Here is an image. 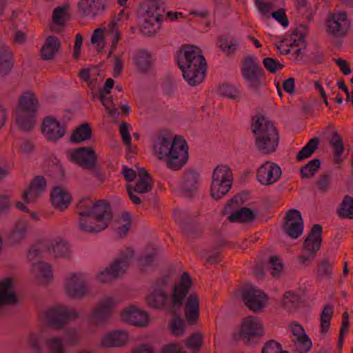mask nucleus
Segmentation results:
<instances>
[{"instance_id": "nucleus-43", "label": "nucleus", "mask_w": 353, "mask_h": 353, "mask_svg": "<svg viewBox=\"0 0 353 353\" xmlns=\"http://www.w3.org/2000/svg\"><path fill=\"white\" fill-rule=\"evenodd\" d=\"M238 46V41L234 38L222 36L219 39V47L227 54H234Z\"/></svg>"}, {"instance_id": "nucleus-54", "label": "nucleus", "mask_w": 353, "mask_h": 353, "mask_svg": "<svg viewBox=\"0 0 353 353\" xmlns=\"http://www.w3.org/2000/svg\"><path fill=\"white\" fill-rule=\"evenodd\" d=\"M269 265L272 276L274 278L280 277L283 269L281 260L277 256H272L270 258Z\"/></svg>"}, {"instance_id": "nucleus-60", "label": "nucleus", "mask_w": 353, "mask_h": 353, "mask_svg": "<svg viewBox=\"0 0 353 353\" xmlns=\"http://www.w3.org/2000/svg\"><path fill=\"white\" fill-rule=\"evenodd\" d=\"M220 95L231 99H235L238 96V90L232 85H223L219 88Z\"/></svg>"}, {"instance_id": "nucleus-6", "label": "nucleus", "mask_w": 353, "mask_h": 353, "mask_svg": "<svg viewBox=\"0 0 353 353\" xmlns=\"http://www.w3.org/2000/svg\"><path fill=\"white\" fill-rule=\"evenodd\" d=\"M90 219L81 221L82 231L86 233H98L105 230L111 222L113 215L110 203L105 200L94 202Z\"/></svg>"}, {"instance_id": "nucleus-25", "label": "nucleus", "mask_w": 353, "mask_h": 353, "mask_svg": "<svg viewBox=\"0 0 353 353\" xmlns=\"http://www.w3.org/2000/svg\"><path fill=\"white\" fill-rule=\"evenodd\" d=\"M46 181L43 176H37L31 181L28 190L23 192V199L27 203L32 202L46 190Z\"/></svg>"}, {"instance_id": "nucleus-4", "label": "nucleus", "mask_w": 353, "mask_h": 353, "mask_svg": "<svg viewBox=\"0 0 353 353\" xmlns=\"http://www.w3.org/2000/svg\"><path fill=\"white\" fill-rule=\"evenodd\" d=\"M192 285V278L187 272H183L178 283H175L172 289L171 294H163L151 291L145 297L148 305L154 309L163 308L168 298H170L172 307L180 309L184 303L190 289Z\"/></svg>"}, {"instance_id": "nucleus-28", "label": "nucleus", "mask_w": 353, "mask_h": 353, "mask_svg": "<svg viewBox=\"0 0 353 353\" xmlns=\"http://www.w3.org/2000/svg\"><path fill=\"white\" fill-rule=\"evenodd\" d=\"M128 340V334L123 330H116L107 334L101 339V344L106 347H119L125 345Z\"/></svg>"}, {"instance_id": "nucleus-42", "label": "nucleus", "mask_w": 353, "mask_h": 353, "mask_svg": "<svg viewBox=\"0 0 353 353\" xmlns=\"http://www.w3.org/2000/svg\"><path fill=\"white\" fill-rule=\"evenodd\" d=\"M333 263L328 259H323L317 263L316 275L320 280L330 279L332 275Z\"/></svg>"}, {"instance_id": "nucleus-23", "label": "nucleus", "mask_w": 353, "mask_h": 353, "mask_svg": "<svg viewBox=\"0 0 353 353\" xmlns=\"http://www.w3.org/2000/svg\"><path fill=\"white\" fill-rule=\"evenodd\" d=\"M106 8L105 0H81L78 3V9L84 17L94 18Z\"/></svg>"}, {"instance_id": "nucleus-10", "label": "nucleus", "mask_w": 353, "mask_h": 353, "mask_svg": "<svg viewBox=\"0 0 353 353\" xmlns=\"http://www.w3.org/2000/svg\"><path fill=\"white\" fill-rule=\"evenodd\" d=\"M264 334L263 325L257 317L248 316L241 323L239 336L247 345H252Z\"/></svg>"}, {"instance_id": "nucleus-13", "label": "nucleus", "mask_w": 353, "mask_h": 353, "mask_svg": "<svg viewBox=\"0 0 353 353\" xmlns=\"http://www.w3.org/2000/svg\"><path fill=\"white\" fill-rule=\"evenodd\" d=\"M241 296L245 305L254 312H259L265 305L268 299L263 291L254 287L242 288Z\"/></svg>"}, {"instance_id": "nucleus-45", "label": "nucleus", "mask_w": 353, "mask_h": 353, "mask_svg": "<svg viewBox=\"0 0 353 353\" xmlns=\"http://www.w3.org/2000/svg\"><path fill=\"white\" fill-rule=\"evenodd\" d=\"M321 166V161L319 159H314L310 161L307 164L303 166L300 170V174L302 178H311L314 176Z\"/></svg>"}, {"instance_id": "nucleus-26", "label": "nucleus", "mask_w": 353, "mask_h": 353, "mask_svg": "<svg viewBox=\"0 0 353 353\" xmlns=\"http://www.w3.org/2000/svg\"><path fill=\"white\" fill-rule=\"evenodd\" d=\"M50 197L52 205L60 211L65 210L72 201L70 193L59 186L53 188Z\"/></svg>"}, {"instance_id": "nucleus-55", "label": "nucleus", "mask_w": 353, "mask_h": 353, "mask_svg": "<svg viewBox=\"0 0 353 353\" xmlns=\"http://www.w3.org/2000/svg\"><path fill=\"white\" fill-rule=\"evenodd\" d=\"M261 353H289L286 350H283L281 345L274 341L269 340L266 341L261 349Z\"/></svg>"}, {"instance_id": "nucleus-57", "label": "nucleus", "mask_w": 353, "mask_h": 353, "mask_svg": "<svg viewBox=\"0 0 353 353\" xmlns=\"http://www.w3.org/2000/svg\"><path fill=\"white\" fill-rule=\"evenodd\" d=\"M108 94L99 93V99L101 100L103 105L105 107L110 117H114L117 114H118V110L115 107L111 97L107 98Z\"/></svg>"}, {"instance_id": "nucleus-44", "label": "nucleus", "mask_w": 353, "mask_h": 353, "mask_svg": "<svg viewBox=\"0 0 353 353\" xmlns=\"http://www.w3.org/2000/svg\"><path fill=\"white\" fill-rule=\"evenodd\" d=\"M32 270L42 278L44 282H48L52 277L51 266L49 263L38 261L32 265Z\"/></svg>"}, {"instance_id": "nucleus-40", "label": "nucleus", "mask_w": 353, "mask_h": 353, "mask_svg": "<svg viewBox=\"0 0 353 353\" xmlns=\"http://www.w3.org/2000/svg\"><path fill=\"white\" fill-rule=\"evenodd\" d=\"M28 228V225L26 221H18L10 234V241L14 244L20 243L23 239H24Z\"/></svg>"}, {"instance_id": "nucleus-32", "label": "nucleus", "mask_w": 353, "mask_h": 353, "mask_svg": "<svg viewBox=\"0 0 353 353\" xmlns=\"http://www.w3.org/2000/svg\"><path fill=\"white\" fill-rule=\"evenodd\" d=\"M92 128L88 123H83L76 127L70 137L72 143H79L88 141L92 137Z\"/></svg>"}, {"instance_id": "nucleus-64", "label": "nucleus", "mask_w": 353, "mask_h": 353, "mask_svg": "<svg viewBox=\"0 0 353 353\" xmlns=\"http://www.w3.org/2000/svg\"><path fill=\"white\" fill-rule=\"evenodd\" d=\"M271 16L279 21L283 26L286 27L289 24L285 11L283 8H280L277 11L273 12Z\"/></svg>"}, {"instance_id": "nucleus-46", "label": "nucleus", "mask_w": 353, "mask_h": 353, "mask_svg": "<svg viewBox=\"0 0 353 353\" xmlns=\"http://www.w3.org/2000/svg\"><path fill=\"white\" fill-rule=\"evenodd\" d=\"M116 232L120 238L124 237L131 227V219L128 213H123L119 220L117 221Z\"/></svg>"}, {"instance_id": "nucleus-35", "label": "nucleus", "mask_w": 353, "mask_h": 353, "mask_svg": "<svg viewBox=\"0 0 353 353\" xmlns=\"http://www.w3.org/2000/svg\"><path fill=\"white\" fill-rule=\"evenodd\" d=\"M69 6L63 5L57 7L52 12V19L54 24L63 27L66 22L70 20V14L68 12Z\"/></svg>"}, {"instance_id": "nucleus-20", "label": "nucleus", "mask_w": 353, "mask_h": 353, "mask_svg": "<svg viewBox=\"0 0 353 353\" xmlns=\"http://www.w3.org/2000/svg\"><path fill=\"white\" fill-rule=\"evenodd\" d=\"M292 342L294 350L297 353H307L312 347V341L306 334L303 327L296 324L292 327Z\"/></svg>"}, {"instance_id": "nucleus-41", "label": "nucleus", "mask_w": 353, "mask_h": 353, "mask_svg": "<svg viewBox=\"0 0 353 353\" xmlns=\"http://www.w3.org/2000/svg\"><path fill=\"white\" fill-rule=\"evenodd\" d=\"M319 143L320 139L318 137L310 139L297 154V161H301L312 156L314 151L317 150Z\"/></svg>"}, {"instance_id": "nucleus-3", "label": "nucleus", "mask_w": 353, "mask_h": 353, "mask_svg": "<svg viewBox=\"0 0 353 353\" xmlns=\"http://www.w3.org/2000/svg\"><path fill=\"white\" fill-rule=\"evenodd\" d=\"M252 133L256 136L255 145L263 154L276 151L279 143V134L273 123L263 115H256L251 121Z\"/></svg>"}, {"instance_id": "nucleus-48", "label": "nucleus", "mask_w": 353, "mask_h": 353, "mask_svg": "<svg viewBox=\"0 0 353 353\" xmlns=\"http://www.w3.org/2000/svg\"><path fill=\"white\" fill-rule=\"evenodd\" d=\"M171 279L169 275H163L157 279L152 283V290L163 294H168V289L170 286Z\"/></svg>"}, {"instance_id": "nucleus-47", "label": "nucleus", "mask_w": 353, "mask_h": 353, "mask_svg": "<svg viewBox=\"0 0 353 353\" xmlns=\"http://www.w3.org/2000/svg\"><path fill=\"white\" fill-rule=\"evenodd\" d=\"M339 216L341 218L353 219V198L345 196L339 210Z\"/></svg>"}, {"instance_id": "nucleus-61", "label": "nucleus", "mask_w": 353, "mask_h": 353, "mask_svg": "<svg viewBox=\"0 0 353 353\" xmlns=\"http://www.w3.org/2000/svg\"><path fill=\"white\" fill-rule=\"evenodd\" d=\"M296 7L298 12L305 18L310 16V6L307 0H296Z\"/></svg>"}, {"instance_id": "nucleus-21", "label": "nucleus", "mask_w": 353, "mask_h": 353, "mask_svg": "<svg viewBox=\"0 0 353 353\" xmlns=\"http://www.w3.org/2000/svg\"><path fill=\"white\" fill-rule=\"evenodd\" d=\"M121 316L123 321L137 327H146L149 323L148 313L134 306L125 308Z\"/></svg>"}, {"instance_id": "nucleus-24", "label": "nucleus", "mask_w": 353, "mask_h": 353, "mask_svg": "<svg viewBox=\"0 0 353 353\" xmlns=\"http://www.w3.org/2000/svg\"><path fill=\"white\" fill-rule=\"evenodd\" d=\"M199 300L196 293L190 294L185 303L184 314L188 324L195 325L199 318Z\"/></svg>"}, {"instance_id": "nucleus-15", "label": "nucleus", "mask_w": 353, "mask_h": 353, "mask_svg": "<svg viewBox=\"0 0 353 353\" xmlns=\"http://www.w3.org/2000/svg\"><path fill=\"white\" fill-rule=\"evenodd\" d=\"M283 230L292 239H297L303 231V221L301 212L295 209L290 210L284 219Z\"/></svg>"}, {"instance_id": "nucleus-49", "label": "nucleus", "mask_w": 353, "mask_h": 353, "mask_svg": "<svg viewBox=\"0 0 353 353\" xmlns=\"http://www.w3.org/2000/svg\"><path fill=\"white\" fill-rule=\"evenodd\" d=\"M203 339V334L197 332L192 334L187 339L185 345L188 348L194 351L195 352H198L202 345Z\"/></svg>"}, {"instance_id": "nucleus-36", "label": "nucleus", "mask_w": 353, "mask_h": 353, "mask_svg": "<svg viewBox=\"0 0 353 353\" xmlns=\"http://www.w3.org/2000/svg\"><path fill=\"white\" fill-rule=\"evenodd\" d=\"M94 202L90 199H83L77 204L78 214H79V228L82 231L81 221L83 218L90 219L92 210Z\"/></svg>"}, {"instance_id": "nucleus-30", "label": "nucleus", "mask_w": 353, "mask_h": 353, "mask_svg": "<svg viewBox=\"0 0 353 353\" xmlns=\"http://www.w3.org/2000/svg\"><path fill=\"white\" fill-rule=\"evenodd\" d=\"M139 175V177L134 186H132V189L137 194L149 192L153 187V181L150 174L145 168H140Z\"/></svg>"}, {"instance_id": "nucleus-51", "label": "nucleus", "mask_w": 353, "mask_h": 353, "mask_svg": "<svg viewBox=\"0 0 353 353\" xmlns=\"http://www.w3.org/2000/svg\"><path fill=\"white\" fill-rule=\"evenodd\" d=\"M170 328L172 332L179 336L183 334L185 331L184 321L176 315H174L170 321Z\"/></svg>"}, {"instance_id": "nucleus-19", "label": "nucleus", "mask_w": 353, "mask_h": 353, "mask_svg": "<svg viewBox=\"0 0 353 353\" xmlns=\"http://www.w3.org/2000/svg\"><path fill=\"white\" fill-rule=\"evenodd\" d=\"M281 176L280 167L272 162L267 161L257 170L256 178L260 183L270 185L277 181Z\"/></svg>"}, {"instance_id": "nucleus-34", "label": "nucleus", "mask_w": 353, "mask_h": 353, "mask_svg": "<svg viewBox=\"0 0 353 353\" xmlns=\"http://www.w3.org/2000/svg\"><path fill=\"white\" fill-rule=\"evenodd\" d=\"M47 250L49 254L54 258L68 257L70 255L69 247L63 241H50L47 245Z\"/></svg>"}, {"instance_id": "nucleus-16", "label": "nucleus", "mask_w": 353, "mask_h": 353, "mask_svg": "<svg viewBox=\"0 0 353 353\" xmlns=\"http://www.w3.org/2000/svg\"><path fill=\"white\" fill-rule=\"evenodd\" d=\"M117 302L113 298L105 297L93 310L90 321L96 325H102L106 323L112 315V309Z\"/></svg>"}, {"instance_id": "nucleus-9", "label": "nucleus", "mask_w": 353, "mask_h": 353, "mask_svg": "<svg viewBox=\"0 0 353 353\" xmlns=\"http://www.w3.org/2000/svg\"><path fill=\"white\" fill-rule=\"evenodd\" d=\"M322 232L323 228L321 225L315 224L312 226L303 243V254L298 257L300 263L303 265H308L315 259L321 245Z\"/></svg>"}, {"instance_id": "nucleus-1", "label": "nucleus", "mask_w": 353, "mask_h": 353, "mask_svg": "<svg viewBox=\"0 0 353 353\" xmlns=\"http://www.w3.org/2000/svg\"><path fill=\"white\" fill-rule=\"evenodd\" d=\"M154 154L159 159H165L168 168L180 170L188 160V146L181 137L173 139L168 132L159 133L153 146Z\"/></svg>"}, {"instance_id": "nucleus-22", "label": "nucleus", "mask_w": 353, "mask_h": 353, "mask_svg": "<svg viewBox=\"0 0 353 353\" xmlns=\"http://www.w3.org/2000/svg\"><path fill=\"white\" fill-rule=\"evenodd\" d=\"M327 24L330 33L337 37L345 35L350 26L347 14L345 12L334 14L327 20Z\"/></svg>"}, {"instance_id": "nucleus-2", "label": "nucleus", "mask_w": 353, "mask_h": 353, "mask_svg": "<svg viewBox=\"0 0 353 353\" xmlns=\"http://www.w3.org/2000/svg\"><path fill=\"white\" fill-rule=\"evenodd\" d=\"M178 65L183 77L192 86L201 83L205 77L207 63L201 50L196 46H182L178 52Z\"/></svg>"}, {"instance_id": "nucleus-5", "label": "nucleus", "mask_w": 353, "mask_h": 353, "mask_svg": "<svg viewBox=\"0 0 353 353\" xmlns=\"http://www.w3.org/2000/svg\"><path fill=\"white\" fill-rule=\"evenodd\" d=\"M39 108V101L34 92L26 90L20 95L16 109V123L21 130L29 131L34 128Z\"/></svg>"}, {"instance_id": "nucleus-58", "label": "nucleus", "mask_w": 353, "mask_h": 353, "mask_svg": "<svg viewBox=\"0 0 353 353\" xmlns=\"http://www.w3.org/2000/svg\"><path fill=\"white\" fill-rule=\"evenodd\" d=\"M103 30L101 28H97L94 30L93 34L91 37V43L92 44L97 45V50L99 52H101L104 48V37H103Z\"/></svg>"}, {"instance_id": "nucleus-27", "label": "nucleus", "mask_w": 353, "mask_h": 353, "mask_svg": "<svg viewBox=\"0 0 353 353\" xmlns=\"http://www.w3.org/2000/svg\"><path fill=\"white\" fill-rule=\"evenodd\" d=\"M14 66L13 53L5 44L0 46V75H8Z\"/></svg>"}, {"instance_id": "nucleus-33", "label": "nucleus", "mask_w": 353, "mask_h": 353, "mask_svg": "<svg viewBox=\"0 0 353 353\" xmlns=\"http://www.w3.org/2000/svg\"><path fill=\"white\" fill-rule=\"evenodd\" d=\"M256 216L254 212L248 208H241L232 212L228 217L230 222L250 223L255 220Z\"/></svg>"}, {"instance_id": "nucleus-18", "label": "nucleus", "mask_w": 353, "mask_h": 353, "mask_svg": "<svg viewBox=\"0 0 353 353\" xmlns=\"http://www.w3.org/2000/svg\"><path fill=\"white\" fill-rule=\"evenodd\" d=\"M41 132L46 139L56 142L63 137L66 132V128L53 117H46L41 124Z\"/></svg>"}, {"instance_id": "nucleus-31", "label": "nucleus", "mask_w": 353, "mask_h": 353, "mask_svg": "<svg viewBox=\"0 0 353 353\" xmlns=\"http://www.w3.org/2000/svg\"><path fill=\"white\" fill-rule=\"evenodd\" d=\"M199 178V174L193 170L187 171L184 174L181 190L185 196H190L196 191Z\"/></svg>"}, {"instance_id": "nucleus-53", "label": "nucleus", "mask_w": 353, "mask_h": 353, "mask_svg": "<svg viewBox=\"0 0 353 353\" xmlns=\"http://www.w3.org/2000/svg\"><path fill=\"white\" fill-rule=\"evenodd\" d=\"M350 321L349 314L347 312H345L342 315V323L341 327L339 332V339H338V347L341 349L343 347L345 335L349 331Z\"/></svg>"}, {"instance_id": "nucleus-17", "label": "nucleus", "mask_w": 353, "mask_h": 353, "mask_svg": "<svg viewBox=\"0 0 353 353\" xmlns=\"http://www.w3.org/2000/svg\"><path fill=\"white\" fill-rule=\"evenodd\" d=\"M65 288L67 294L74 299H81L88 292L83 276L78 273H72L67 278Z\"/></svg>"}, {"instance_id": "nucleus-62", "label": "nucleus", "mask_w": 353, "mask_h": 353, "mask_svg": "<svg viewBox=\"0 0 353 353\" xmlns=\"http://www.w3.org/2000/svg\"><path fill=\"white\" fill-rule=\"evenodd\" d=\"M254 2L260 13L267 17H270V10L273 6L272 3L262 0H254Z\"/></svg>"}, {"instance_id": "nucleus-50", "label": "nucleus", "mask_w": 353, "mask_h": 353, "mask_svg": "<svg viewBox=\"0 0 353 353\" xmlns=\"http://www.w3.org/2000/svg\"><path fill=\"white\" fill-rule=\"evenodd\" d=\"M45 344L50 353H65L63 341L59 338L52 337L48 339Z\"/></svg>"}, {"instance_id": "nucleus-12", "label": "nucleus", "mask_w": 353, "mask_h": 353, "mask_svg": "<svg viewBox=\"0 0 353 353\" xmlns=\"http://www.w3.org/2000/svg\"><path fill=\"white\" fill-rule=\"evenodd\" d=\"M79 317L78 312L64 306L51 308L46 313V318L49 325L56 330L61 329L69 320Z\"/></svg>"}, {"instance_id": "nucleus-14", "label": "nucleus", "mask_w": 353, "mask_h": 353, "mask_svg": "<svg viewBox=\"0 0 353 353\" xmlns=\"http://www.w3.org/2000/svg\"><path fill=\"white\" fill-rule=\"evenodd\" d=\"M70 160L83 169L93 170L97 162V155L92 147L74 149L69 154Z\"/></svg>"}, {"instance_id": "nucleus-7", "label": "nucleus", "mask_w": 353, "mask_h": 353, "mask_svg": "<svg viewBox=\"0 0 353 353\" xmlns=\"http://www.w3.org/2000/svg\"><path fill=\"white\" fill-rule=\"evenodd\" d=\"M134 255V252L130 248L121 250L110 266L98 274V279L101 283H109L124 274Z\"/></svg>"}, {"instance_id": "nucleus-11", "label": "nucleus", "mask_w": 353, "mask_h": 353, "mask_svg": "<svg viewBox=\"0 0 353 353\" xmlns=\"http://www.w3.org/2000/svg\"><path fill=\"white\" fill-rule=\"evenodd\" d=\"M243 77L248 82L249 86L258 90L261 85V78L264 77V70L253 56L246 57L242 63Z\"/></svg>"}, {"instance_id": "nucleus-56", "label": "nucleus", "mask_w": 353, "mask_h": 353, "mask_svg": "<svg viewBox=\"0 0 353 353\" xmlns=\"http://www.w3.org/2000/svg\"><path fill=\"white\" fill-rule=\"evenodd\" d=\"M263 64L265 68L270 73L274 74L277 71L282 70L284 65L272 57H266L263 60Z\"/></svg>"}, {"instance_id": "nucleus-38", "label": "nucleus", "mask_w": 353, "mask_h": 353, "mask_svg": "<svg viewBox=\"0 0 353 353\" xmlns=\"http://www.w3.org/2000/svg\"><path fill=\"white\" fill-rule=\"evenodd\" d=\"M135 65L141 72H146L151 68V54L145 50H140L134 55Z\"/></svg>"}, {"instance_id": "nucleus-29", "label": "nucleus", "mask_w": 353, "mask_h": 353, "mask_svg": "<svg viewBox=\"0 0 353 353\" xmlns=\"http://www.w3.org/2000/svg\"><path fill=\"white\" fill-rule=\"evenodd\" d=\"M61 46L59 39L53 35L48 36L41 49V57L43 60H52Z\"/></svg>"}, {"instance_id": "nucleus-39", "label": "nucleus", "mask_w": 353, "mask_h": 353, "mask_svg": "<svg viewBox=\"0 0 353 353\" xmlns=\"http://www.w3.org/2000/svg\"><path fill=\"white\" fill-rule=\"evenodd\" d=\"M334 307L332 304L325 305L321 313L320 326L321 333L325 334L330 327V321L333 316Z\"/></svg>"}, {"instance_id": "nucleus-59", "label": "nucleus", "mask_w": 353, "mask_h": 353, "mask_svg": "<svg viewBox=\"0 0 353 353\" xmlns=\"http://www.w3.org/2000/svg\"><path fill=\"white\" fill-rule=\"evenodd\" d=\"M331 176L328 173L323 174L319 176L316 181V185L319 191L325 193L330 188Z\"/></svg>"}, {"instance_id": "nucleus-8", "label": "nucleus", "mask_w": 353, "mask_h": 353, "mask_svg": "<svg viewBox=\"0 0 353 353\" xmlns=\"http://www.w3.org/2000/svg\"><path fill=\"white\" fill-rule=\"evenodd\" d=\"M233 174L231 169L226 165L216 166L212 173L210 186V195L215 200L223 198L231 189Z\"/></svg>"}, {"instance_id": "nucleus-52", "label": "nucleus", "mask_w": 353, "mask_h": 353, "mask_svg": "<svg viewBox=\"0 0 353 353\" xmlns=\"http://www.w3.org/2000/svg\"><path fill=\"white\" fill-rule=\"evenodd\" d=\"M300 301V296L294 292H287L284 294L283 306L290 311L296 307Z\"/></svg>"}, {"instance_id": "nucleus-63", "label": "nucleus", "mask_w": 353, "mask_h": 353, "mask_svg": "<svg viewBox=\"0 0 353 353\" xmlns=\"http://www.w3.org/2000/svg\"><path fill=\"white\" fill-rule=\"evenodd\" d=\"M128 127V124L125 121H122L120 124L119 132L123 143L129 146L131 145V137L129 133Z\"/></svg>"}, {"instance_id": "nucleus-37", "label": "nucleus", "mask_w": 353, "mask_h": 353, "mask_svg": "<svg viewBox=\"0 0 353 353\" xmlns=\"http://www.w3.org/2000/svg\"><path fill=\"white\" fill-rule=\"evenodd\" d=\"M330 144L333 148V154L335 161L341 163V157L344 152V144L341 135L336 132L332 134Z\"/></svg>"}]
</instances>
